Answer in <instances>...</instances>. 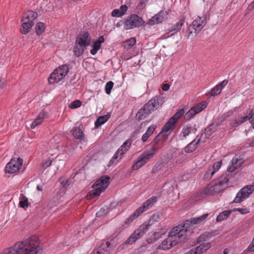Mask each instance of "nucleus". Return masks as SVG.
Listing matches in <instances>:
<instances>
[{
    "label": "nucleus",
    "instance_id": "nucleus-1",
    "mask_svg": "<svg viewBox=\"0 0 254 254\" xmlns=\"http://www.w3.org/2000/svg\"><path fill=\"white\" fill-rule=\"evenodd\" d=\"M41 250L39 238L33 236L22 242L16 243L12 247L4 250L0 254H40Z\"/></svg>",
    "mask_w": 254,
    "mask_h": 254
},
{
    "label": "nucleus",
    "instance_id": "nucleus-14",
    "mask_svg": "<svg viewBox=\"0 0 254 254\" xmlns=\"http://www.w3.org/2000/svg\"><path fill=\"white\" fill-rule=\"evenodd\" d=\"M208 216V213L204 214L201 216L191 218V219L186 220L183 224L179 225L182 227V229L186 231V237H187V229L190 227V224H197L201 223L205 220Z\"/></svg>",
    "mask_w": 254,
    "mask_h": 254
},
{
    "label": "nucleus",
    "instance_id": "nucleus-30",
    "mask_svg": "<svg viewBox=\"0 0 254 254\" xmlns=\"http://www.w3.org/2000/svg\"><path fill=\"white\" fill-rule=\"evenodd\" d=\"M110 118V116L106 115L104 116H100L98 118L97 120L95 122V127L96 128L99 127L104 124H105Z\"/></svg>",
    "mask_w": 254,
    "mask_h": 254
},
{
    "label": "nucleus",
    "instance_id": "nucleus-16",
    "mask_svg": "<svg viewBox=\"0 0 254 254\" xmlns=\"http://www.w3.org/2000/svg\"><path fill=\"white\" fill-rule=\"evenodd\" d=\"M168 13L166 11L161 10L157 14L152 17L148 21V24L153 25L162 23L167 18Z\"/></svg>",
    "mask_w": 254,
    "mask_h": 254
},
{
    "label": "nucleus",
    "instance_id": "nucleus-8",
    "mask_svg": "<svg viewBox=\"0 0 254 254\" xmlns=\"http://www.w3.org/2000/svg\"><path fill=\"white\" fill-rule=\"evenodd\" d=\"M254 191V184L247 186L241 189L237 193L234 198L235 203H240L247 198L250 194Z\"/></svg>",
    "mask_w": 254,
    "mask_h": 254
},
{
    "label": "nucleus",
    "instance_id": "nucleus-22",
    "mask_svg": "<svg viewBox=\"0 0 254 254\" xmlns=\"http://www.w3.org/2000/svg\"><path fill=\"white\" fill-rule=\"evenodd\" d=\"M105 40L103 36L99 37L98 39L96 40L93 45L92 46V49L90 50V53L92 55H95L97 51L101 48V44L104 43Z\"/></svg>",
    "mask_w": 254,
    "mask_h": 254
},
{
    "label": "nucleus",
    "instance_id": "nucleus-51",
    "mask_svg": "<svg viewBox=\"0 0 254 254\" xmlns=\"http://www.w3.org/2000/svg\"><path fill=\"white\" fill-rule=\"evenodd\" d=\"M233 211H239L242 214L248 213L249 211L247 208H236L233 210Z\"/></svg>",
    "mask_w": 254,
    "mask_h": 254
},
{
    "label": "nucleus",
    "instance_id": "nucleus-46",
    "mask_svg": "<svg viewBox=\"0 0 254 254\" xmlns=\"http://www.w3.org/2000/svg\"><path fill=\"white\" fill-rule=\"evenodd\" d=\"M52 163V160L51 159H47L46 160L43 161V163H42V168L44 169H46L49 167H50Z\"/></svg>",
    "mask_w": 254,
    "mask_h": 254
},
{
    "label": "nucleus",
    "instance_id": "nucleus-28",
    "mask_svg": "<svg viewBox=\"0 0 254 254\" xmlns=\"http://www.w3.org/2000/svg\"><path fill=\"white\" fill-rule=\"evenodd\" d=\"M130 144L131 143L129 140H127L124 142L122 146L118 149V152H120V159H121L124 154H125L126 152L129 149Z\"/></svg>",
    "mask_w": 254,
    "mask_h": 254
},
{
    "label": "nucleus",
    "instance_id": "nucleus-31",
    "mask_svg": "<svg viewBox=\"0 0 254 254\" xmlns=\"http://www.w3.org/2000/svg\"><path fill=\"white\" fill-rule=\"evenodd\" d=\"M199 139L197 141H196V139L193 140L185 148V151L187 153H190L194 151L196 149L197 145L199 143Z\"/></svg>",
    "mask_w": 254,
    "mask_h": 254
},
{
    "label": "nucleus",
    "instance_id": "nucleus-33",
    "mask_svg": "<svg viewBox=\"0 0 254 254\" xmlns=\"http://www.w3.org/2000/svg\"><path fill=\"white\" fill-rule=\"evenodd\" d=\"M213 183H209L203 190V193L207 195H211L215 194V189L213 187Z\"/></svg>",
    "mask_w": 254,
    "mask_h": 254
},
{
    "label": "nucleus",
    "instance_id": "nucleus-12",
    "mask_svg": "<svg viewBox=\"0 0 254 254\" xmlns=\"http://www.w3.org/2000/svg\"><path fill=\"white\" fill-rule=\"evenodd\" d=\"M207 106V103L202 101L200 103L191 107L185 115L184 118L186 120H189L193 117L196 114L205 109Z\"/></svg>",
    "mask_w": 254,
    "mask_h": 254
},
{
    "label": "nucleus",
    "instance_id": "nucleus-58",
    "mask_svg": "<svg viewBox=\"0 0 254 254\" xmlns=\"http://www.w3.org/2000/svg\"><path fill=\"white\" fill-rule=\"evenodd\" d=\"M170 88V85L168 84H163L162 87V89L163 91H167L169 90Z\"/></svg>",
    "mask_w": 254,
    "mask_h": 254
},
{
    "label": "nucleus",
    "instance_id": "nucleus-18",
    "mask_svg": "<svg viewBox=\"0 0 254 254\" xmlns=\"http://www.w3.org/2000/svg\"><path fill=\"white\" fill-rule=\"evenodd\" d=\"M157 201V197L153 196L144 202L141 206L137 209L140 214L151 208Z\"/></svg>",
    "mask_w": 254,
    "mask_h": 254
},
{
    "label": "nucleus",
    "instance_id": "nucleus-11",
    "mask_svg": "<svg viewBox=\"0 0 254 254\" xmlns=\"http://www.w3.org/2000/svg\"><path fill=\"white\" fill-rule=\"evenodd\" d=\"M164 102V98L161 96H156L150 99L144 106L145 108L149 110L148 112L152 113L158 109Z\"/></svg>",
    "mask_w": 254,
    "mask_h": 254
},
{
    "label": "nucleus",
    "instance_id": "nucleus-50",
    "mask_svg": "<svg viewBox=\"0 0 254 254\" xmlns=\"http://www.w3.org/2000/svg\"><path fill=\"white\" fill-rule=\"evenodd\" d=\"M136 43L135 38H131L126 41V44L130 47L133 46Z\"/></svg>",
    "mask_w": 254,
    "mask_h": 254
},
{
    "label": "nucleus",
    "instance_id": "nucleus-20",
    "mask_svg": "<svg viewBox=\"0 0 254 254\" xmlns=\"http://www.w3.org/2000/svg\"><path fill=\"white\" fill-rule=\"evenodd\" d=\"M228 81L227 79L223 80L219 84L216 85L209 91V94L212 96L219 95L223 88L227 84Z\"/></svg>",
    "mask_w": 254,
    "mask_h": 254
},
{
    "label": "nucleus",
    "instance_id": "nucleus-45",
    "mask_svg": "<svg viewBox=\"0 0 254 254\" xmlns=\"http://www.w3.org/2000/svg\"><path fill=\"white\" fill-rule=\"evenodd\" d=\"M81 102L79 100H77L72 102L69 105V107L71 109H76L81 106Z\"/></svg>",
    "mask_w": 254,
    "mask_h": 254
},
{
    "label": "nucleus",
    "instance_id": "nucleus-15",
    "mask_svg": "<svg viewBox=\"0 0 254 254\" xmlns=\"http://www.w3.org/2000/svg\"><path fill=\"white\" fill-rule=\"evenodd\" d=\"M75 42H76V44L85 48L89 46L91 43L90 34L87 32L79 33L77 35Z\"/></svg>",
    "mask_w": 254,
    "mask_h": 254
},
{
    "label": "nucleus",
    "instance_id": "nucleus-25",
    "mask_svg": "<svg viewBox=\"0 0 254 254\" xmlns=\"http://www.w3.org/2000/svg\"><path fill=\"white\" fill-rule=\"evenodd\" d=\"M37 16L38 14L37 12L32 10H28L24 14L23 19L22 20L33 22V21L37 17Z\"/></svg>",
    "mask_w": 254,
    "mask_h": 254
},
{
    "label": "nucleus",
    "instance_id": "nucleus-49",
    "mask_svg": "<svg viewBox=\"0 0 254 254\" xmlns=\"http://www.w3.org/2000/svg\"><path fill=\"white\" fill-rule=\"evenodd\" d=\"M247 120H248V116L240 118L239 119L236 120V123L237 124V125H239L243 123L244 122Z\"/></svg>",
    "mask_w": 254,
    "mask_h": 254
},
{
    "label": "nucleus",
    "instance_id": "nucleus-61",
    "mask_svg": "<svg viewBox=\"0 0 254 254\" xmlns=\"http://www.w3.org/2000/svg\"><path fill=\"white\" fill-rule=\"evenodd\" d=\"M250 146L251 147H254V139L250 143Z\"/></svg>",
    "mask_w": 254,
    "mask_h": 254
},
{
    "label": "nucleus",
    "instance_id": "nucleus-17",
    "mask_svg": "<svg viewBox=\"0 0 254 254\" xmlns=\"http://www.w3.org/2000/svg\"><path fill=\"white\" fill-rule=\"evenodd\" d=\"M210 247V243H204L200 244L195 248L192 249L187 252V253L188 254H201L207 251Z\"/></svg>",
    "mask_w": 254,
    "mask_h": 254
},
{
    "label": "nucleus",
    "instance_id": "nucleus-10",
    "mask_svg": "<svg viewBox=\"0 0 254 254\" xmlns=\"http://www.w3.org/2000/svg\"><path fill=\"white\" fill-rule=\"evenodd\" d=\"M149 224L147 223H143L140 227L136 229L133 233L130 236L127 241V244H132L137 239H139L144 234V233L148 229Z\"/></svg>",
    "mask_w": 254,
    "mask_h": 254
},
{
    "label": "nucleus",
    "instance_id": "nucleus-2",
    "mask_svg": "<svg viewBox=\"0 0 254 254\" xmlns=\"http://www.w3.org/2000/svg\"><path fill=\"white\" fill-rule=\"evenodd\" d=\"M185 238L186 231L182 226H177L170 231L168 238L162 242L160 248L163 250H169Z\"/></svg>",
    "mask_w": 254,
    "mask_h": 254
},
{
    "label": "nucleus",
    "instance_id": "nucleus-29",
    "mask_svg": "<svg viewBox=\"0 0 254 254\" xmlns=\"http://www.w3.org/2000/svg\"><path fill=\"white\" fill-rule=\"evenodd\" d=\"M148 111L149 110L145 108V106H144L143 107L138 111L136 117L139 120H144L151 113V112H148Z\"/></svg>",
    "mask_w": 254,
    "mask_h": 254
},
{
    "label": "nucleus",
    "instance_id": "nucleus-54",
    "mask_svg": "<svg viewBox=\"0 0 254 254\" xmlns=\"http://www.w3.org/2000/svg\"><path fill=\"white\" fill-rule=\"evenodd\" d=\"M121 13V15H125L127 10V7L126 5H122L119 9Z\"/></svg>",
    "mask_w": 254,
    "mask_h": 254
},
{
    "label": "nucleus",
    "instance_id": "nucleus-38",
    "mask_svg": "<svg viewBox=\"0 0 254 254\" xmlns=\"http://www.w3.org/2000/svg\"><path fill=\"white\" fill-rule=\"evenodd\" d=\"M45 30V24L42 22H38L37 23L36 27V32L37 35H40Z\"/></svg>",
    "mask_w": 254,
    "mask_h": 254
},
{
    "label": "nucleus",
    "instance_id": "nucleus-48",
    "mask_svg": "<svg viewBox=\"0 0 254 254\" xmlns=\"http://www.w3.org/2000/svg\"><path fill=\"white\" fill-rule=\"evenodd\" d=\"M111 15L113 17H119L123 16V15H121V13L119 9H114L112 12Z\"/></svg>",
    "mask_w": 254,
    "mask_h": 254
},
{
    "label": "nucleus",
    "instance_id": "nucleus-39",
    "mask_svg": "<svg viewBox=\"0 0 254 254\" xmlns=\"http://www.w3.org/2000/svg\"><path fill=\"white\" fill-rule=\"evenodd\" d=\"M120 152H118V150H117L116 152L114 155L113 157L112 158L111 160L110 161V162L108 164L109 167H111L113 165H114L117 163V162L118 161L117 160L118 158L120 159Z\"/></svg>",
    "mask_w": 254,
    "mask_h": 254
},
{
    "label": "nucleus",
    "instance_id": "nucleus-44",
    "mask_svg": "<svg viewBox=\"0 0 254 254\" xmlns=\"http://www.w3.org/2000/svg\"><path fill=\"white\" fill-rule=\"evenodd\" d=\"M222 165V163L221 161H218L215 163H214L212 166L211 169L212 170V171L214 172V173L215 174L216 172H217L220 168L221 166Z\"/></svg>",
    "mask_w": 254,
    "mask_h": 254
},
{
    "label": "nucleus",
    "instance_id": "nucleus-47",
    "mask_svg": "<svg viewBox=\"0 0 254 254\" xmlns=\"http://www.w3.org/2000/svg\"><path fill=\"white\" fill-rule=\"evenodd\" d=\"M156 126L155 125H151L150 126L146 131L145 133H146L147 134L149 135V136H151L153 132H154L155 129H156Z\"/></svg>",
    "mask_w": 254,
    "mask_h": 254
},
{
    "label": "nucleus",
    "instance_id": "nucleus-19",
    "mask_svg": "<svg viewBox=\"0 0 254 254\" xmlns=\"http://www.w3.org/2000/svg\"><path fill=\"white\" fill-rule=\"evenodd\" d=\"M243 163V160L240 157L235 156L234 157L230 164L227 171L229 172H233L239 168Z\"/></svg>",
    "mask_w": 254,
    "mask_h": 254
},
{
    "label": "nucleus",
    "instance_id": "nucleus-4",
    "mask_svg": "<svg viewBox=\"0 0 254 254\" xmlns=\"http://www.w3.org/2000/svg\"><path fill=\"white\" fill-rule=\"evenodd\" d=\"M159 148L157 145H154L151 148L144 151L138 157L137 161L132 165V169L136 170L147 163L154 154L158 151Z\"/></svg>",
    "mask_w": 254,
    "mask_h": 254
},
{
    "label": "nucleus",
    "instance_id": "nucleus-23",
    "mask_svg": "<svg viewBox=\"0 0 254 254\" xmlns=\"http://www.w3.org/2000/svg\"><path fill=\"white\" fill-rule=\"evenodd\" d=\"M175 124L176 123L174 121L173 118H170L163 126L160 133L164 134V135H166V133L172 130Z\"/></svg>",
    "mask_w": 254,
    "mask_h": 254
},
{
    "label": "nucleus",
    "instance_id": "nucleus-42",
    "mask_svg": "<svg viewBox=\"0 0 254 254\" xmlns=\"http://www.w3.org/2000/svg\"><path fill=\"white\" fill-rule=\"evenodd\" d=\"M113 86H114V83L111 81H108L106 83V84L105 85V92H106V94H110L111 93V90L113 88Z\"/></svg>",
    "mask_w": 254,
    "mask_h": 254
},
{
    "label": "nucleus",
    "instance_id": "nucleus-6",
    "mask_svg": "<svg viewBox=\"0 0 254 254\" xmlns=\"http://www.w3.org/2000/svg\"><path fill=\"white\" fill-rule=\"evenodd\" d=\"M68 71L69 68L66 64L60 66L50 74L48 78L49 82L51 84L59 82L64 78Z\"/></svg>",
    "mask_w": 254,
    "mask_h": 254
},
{
    "label": "nucleus",
    "instance_id": "nucleus-13",
    "mask_svg": "<svg viewBox=\"0 0 254 254\" xmlns=\"http://www.w3.org/2000/svg\"><path fill=\"white\" fill-rule=\"evenodd\" d=\"M229 179L226 174L222 175L217 180L212 181L215 189V193H217L222 191L226 187Z\"/></svg>",
    "mask_w": 254,
    "mask_h": 254
},
{
    "label": "nucleus",
    "instance_id": "nucleus-59",
    "mask_svg": "<svg viewBox=\"0 0 254 254\" xmlns=\"http://www.w3.org/2000/svg\"><path fill=\"white\" fill-rule=\"evenodd\" d=\"M37 190H38L39 191H42L43 190V187H42V186H37Z\"/></svg>",
    "mask_w": 254,
    "mask_h": 254
},
{
    "label": "nucleus",
    "instance_id": "nucleus-26",
    "mask_svg": "<svg viewBox=\"0 0 254 254\" xmlns=\"http://www.w3.org/2000/svg\"><path fill=\"white\" fill-rule=\"evenodd\" d=\"M109 244L108 243H103L100 247L94 251L92 254H109Z\"/></svg>",
    "mask_w": 254,
    "mask_h": 254
},
{
    "label": "nucleus",
    "instance_id": "nucleus-36",
    "mask_svg": "<svg viewBox=\"0 0 254 254\" xmlns=\"http://www.w3.org/2000/svg\"><path fill=\"white\" fill-rule=\"evenodd\" d=\"M141 214L136 209L131 215H130L125 221L126 225H128L132 223V222L136 219Z\"/></svg>",
    "mask_w": 254,
    "mask_h": 254
},
{
    "label": "nucleus",
    "instance_id": "nucleus-43",
    "mask_svg": "<svg viewBox=\"0 0 254 254\" xmlns=\"http://www.w3.org/2000/svg\"><path fill=\"white\" fill-rule=\"evenodd\" d=\"M160 220V215L158 213H155L153 214L150 219H149V224L150 225H152L153 223H154L155 222H158Z\"/></svg>",
    "mask_w": 254,
    "mask_h": 254
},
{
    "label": "nucleus",
    "instance_id": "nucleus-37",
    "mask_svg": "<svg viewBox=\"0 0 254 254\" xmlns=\"http://www.w3.org/2000/svg\"><path fill=\"white\" fill-rule=\"evenodd\" d=\"M193 130V128L191 127L186 126L184 127L181 133L180 136L182 137L181 138L183 139L186 138L187 136H188Z\"/></svg>",
    "mask_w": 254,
    "mask_h": 254
},
{
    "label": "nucleus",
    "instance_id": "nucleus-56",
    "mask_svg": "<svg viewBox=\"0 0 254 254\" xmlns=\"http://www.w3.org/2000/svg\"><path fill=\"white\" fill-rule=\"evenodd\" d=\"M150 137L149 135L147 134L146 133H144L141 137V140L143 142H146L148 138Z\"/></svg>",
    "mask_w": 254,
    "mask_h": 254
},
{
    "label": "nucleus",
    "instance_id": "nucleus-41",
    "mask_svg": "<svg viewBox=\"0 0 254 254\" xmlns=\"http://www.w3.org/2000/svg\"><path fill=\"white\" fill-rule=\"evenodd\" d=\"M214 174V172L212 171V170L210 168L204 174L203 179L204 180L208 181L211 179Z\"/></svg>",
    "mask_w": 254,
    "mask_h": 254
},
{
    "label": "nucleus",
    "instance_id": "nucleus-3",
    "mask_svg": "<svg viewBox=\"0 0 254 254\" xmlns=\"http://www.w3.org/2000/svg\"><path fill=\"white\" fill-rule=\"evenodd\" d=\"M110 178L107 176H104L96 181L93 185V190H91L86 195L87 199H92L96 196L99 195L109 185Z\"/></svg>",
    "mask_w": 254,
    "mask_h": 254
},
{
    "label": "nucleus",
    "instance_id": "nucleus-55",
    "mask_svg": "<svg viewBox=\"0 0 254 254\" xmlns=\"http://www.w3.org/2000/svg\"><path fill=\"white\" fill-rule=\"evenodd\" d=\"M249 115L250 116H248V120H250L251 123L254 124V113L253 114L252 112H251Z\"/></svg>",
    "mask_w": 254,
    "mask_h": 254
},
{
    "label": "nucleus",
    "instance_id": "nucleus-35",
    "mask_svg": "<svg viewBox=\"0 0 254 254\" xmlns=\"http://www.w3.org/2000/svg\"><path fill=\"white\" fill-rule=\"evenodd\" d=\"M231 210H225L221 212L217 217L216 221L217 222H221L224 220L226 219L231 213Z\"/></svg>",
    "mask_w": 254,
    "mask_h": 254
},
{
    "label": "nucleus",
    "instance_id": "nucleus-24",
    "mask_svg": "<svg viewBox=\"0 0 254 254\" xmlns=\"http://www.w3.org/2000/svg\"><path fill=\"white\" fill-rule=\"evenodd\" d=\"M72 135L77 139L84 140L85 135L82 129L79 127H74L71 130Z\"/></svg>",
    "mask_w": 254,
    "mask_h": 254
},
{
    "label": "nucleus",
    "instance_id": "nucleus-63",
    "mask_svg": "<svg viewBox=\"0 0 254 254\" xmlns=\"http://www.w3.org/2000/svg\"><path fill=\"white\" fill-rule=\"evenodd\" d=\"M209 127L207 128L206 129V131H207L209 129Z\"/></svg>",
    "mask_w": 254,
    "mask_h": 254
},
{
    "label": "nucleus",
    "instance_id": "nucleus-27",
    "mask_svg": "<svg viewBox=\"0 0 254 254\" xmlns=\"http://www.w3.org/2000/svg\"><path fill=\"white\" fill-rule=\"evenodd\" d=\"M22 21L23 22L20 28V32L23 34H26L30 31L31 27L34 25V22L26 21L23 20H22Z\"/></svg>",
    "mask_w": 254,
    "mask_h": 254
},
{
    "label": "nucleus",
    "instance_id": "nucleus-57",
    "mask_svg": "<svg viewBox=\"0 0 254 254\" xmlns=\"http://www.w3.org/2000/svg\"><path fill=\"white\" fill-rule=\"evenodd\" d=\"M248 249L251 252L254 251V238L253 239L252 243L249 246Z\"/></svg>",
    "mask_w": 254,
    "mask_h": 254
},
{
    "label": "nucleus",
    "instance_id": "nucleus-60",
    "mask_svg": "<svg viewBox=\"0 0 254 254\" xmlns=\"http://www.w3.org/2000/svg\"><path fill=\"white\" fill-rule=\"evenodd\" d=\"M4 86V82L0 80V88H3Z\"/></svg>",
    "mask_w": 254,
    "mask_h": 254
},
{
    "label": "nucleus",
    "instance_id": "nucleus-9",
    "mask_svg": "<svg viewBox=\"0 0 254 254\" xmlns=\"http://www.w3.org/2000/svg\"><path fill=\"white\" fill-rule=\"evenodd\" d=\"M23 160L20 158H14L8 162L5 168L6 173L13 174L18 172L21 167Z\"/></svg>",
    "mask_w": 254,
    "mask_h": 254
},
{
    "label": "nucleus",
    "instance_id": "nucleus-21",
    "mask_svg": "<svg viewBox=\"0 0 254 254\" xmlns=\"http://www.w3.org/2000/svg\"><path fill=\"white\" fill-rule=\"evenodd\" d=\"M185 22V18H182L177 24L172 26L171 28H168L166 30L167 33H169L170 32H172L171 35L177 33L181 29L182 26L184 25Z\"/></svg>",
    "mask_w": 254,
    "mask_h": 254
},
{
    "label": "nucleus",
    "instance_id": "nucleus-32",
    "mask_svg": "<svg viewBox=\"0 0 254 254\" xmlns=\"http://www.w3.org/2000/svg\"><path fill=\"white\" fill-rule=\"evenodd\" d=\"M85 48H86L85 47L81 46L79 45L76 44V42H75L73 51L74 55L76 57L81 56L83 54Z\"/></svg>",
    "mask_w": 254,
    "mask_h": 254
},
{
    "label": "nucleus",
    "instance_id": "nucleus-40",
    "mask_svg": "<svg viewBox=\"0 0 254 254\" xmlns=\"http://www.w3.org/2000/svg\"><path fill=\"white\" fill-rule=\"evenodd\" d=\"M185 114V110L183 109L179 110L171 118H173L174 121L176 123L177 120L180 119Z\"/></svg>",
    "mask_w": 254,
    "mask_h": 254
},
{
    "label": "nucleus",
    "instance_id": "nucleus-62",
    "mask_svg": "<svg viewBox=\"0 0 254 254\" xmlns=\"http://www.w3.org/2000/svg\"><path fill=\"white\" fill-rule=\"evenodd\" d=\"M224 254H227V252H226V250L224 251Z\"/></svg>",
    "mask_w": 254,
    "mask_h": 254
},
{
    "label": "nucleus",
    "instance_id": "nucleus-7",
    "mask_svg": "<svg viewBox=\"0 0 254 254\" xmlns=\"http://www.w3.org/2000/svg\"><path fill=\"white\" fill-rule=\"evenodd\" d=\"M143 24V20L141 17L136 14H131L125 20L124 24V28L125 30H129L136 27H139Z\"/></svg>",
    "mask_w": 254,
    "mask_h": 254
},
{
    "label": "nucleus",
    "instance_id": "nucleus-5",
    "mask_svg": "<svg viewBox=\"0 0 254 254\" xmlns=\"http://www.w3.org/2000/svg\"><path fill=\"white\" fill-rule=\"evenodd\" d=\"M206 24L205 16H198L190 25L187 30L189 38H195Z\"/></svg>",
    "mask_w": 254,
    "mask_h": 254
},
{
    "label": "nucleus",
    "instance_id": "nucleus-34",
    "mask_svg": "<svg viewBox=\"0 0 254 254\" xmlns=\"http://www.w3.org/2000/svg\"><path fill=\"white\" fill-rule=\"evenodd\" d=\"M44 118V114L43 113H40L37 118L34 120L31 125V128H35L37 126L40 125L43 121Z\"/></svg>",
    "mask_w": 254,
    "mask_h": 254
},
{
    "label": "nucleus",
    "instance_id": "nucleus-52",
    "mask_svg": "<svg viewBox=\"0 0 254 254\" xmlns=\"http://www.w3.org/2000/svg\"><path fill=\"white\" fill-rule=\"evenodd\" d=\"M149 0H140L138 6L139 8L143 9L144 8L146 4L148 3Z\"/></svg>",
    "mask_w": 254,
    "mask_h": 254
},
{
    "label": "nucleus",
    "instance_id": "nucleus-53",
    "mask_svg": "<svg viewBox=\"0 0 254 254\" xmlns=\"http://www.w3.org/2000/svg\"><path fill=\"white\" fill-rule=\"evenodd\" d=\"M19 205L22 208L28 206V202L27 198H25L24 200H21L19 202Z\"/></svg>",
    "mask_w": 254,
    "mask_h": 254
},
{
    "label": "nucleus",
    "instance_id": "nucleus-64",
    "mask_svg": "<svg viewBox=\"0 0 254 254\" xmlns=\"http://www.w3.org/2000/svg\"><path fill=\"white\" fill-rule=\"evenodd\" d=\"M253 128H254V125L253 126Z\"/></svg>",
    "mask_w": 254,
    "mask_h": 254
}]
</instances>
